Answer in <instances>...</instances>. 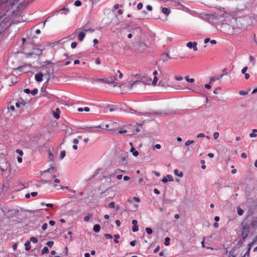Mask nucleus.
I'll return each mask as SVG.
<instances>
[{"instance_id": "052dcab7", "label": "nucleus", "mask_w": 257, "mask_h": 257, "mask_svg": "<svg viewBox=\"0 0 257 257\" xmlns=\"http://www.w3.org/2000/svg\"><path fill=\"white\" fill-rule=\"evenodd\" d=\"M241 156L242 158H244V159L246 158V157H247L246 154L244 153H242L241 155Z\"/></svg>"}, {"instance_id": "f257e3e1", "label": "nucleus", "mask_w": 257, "mask_h": 257, "mask_svg": "<svg viewBox=\"0 0 257 257\" xmlns=\"http://www.w3.org/2000/svg\"><path fill=\"white\" fill-rule=\"evenodd\" d=\"M240 11H232L230 14L226 12H223L221 15L214 13L209 15L211 19L220 20L221 18H224V20L220 21L222 24H227L230 25L232 28L237 27V26L235 24L236 22L237 18L240 17L239 13H241Z\"/></svg>"}, {"instance_id": "4be33fe9", "label": "nucleus", "mask_w": 257, "mask_h": 257, "mask_svg": "<svg viewBox=\"0 0 257 257\" xmlns=\"http://www.w3.org/2000/svg\"><path fill=\"white\" fill-rule=\"evenodd\" d=\"M114 242L115 243H118V239L120 237V236L119 234H115L114 235Z\"/></svg>"}, {"instance_id": "f3484780", "label": "nucleus", "mask_w": 257, "mask_h": 257, "mask_svg": "<svg viewBox=\"0 0 257 257\" xmlns=\"http://www.w3.org/2000/svg\"><path fill=\"white\" fill-rule=\"evenodd\" d=\"M162 13L165 15H168L170 13V10L167 8H163L162 10Z\"/></svg>"}, {"instance_id": "6ab92c4d", "label": "nucleus", "mask_w": 257, "mask_h": 257, "mask_svg": "<svg viewBox=\"0 0 257 257\" xmlns=\"http://www.w3.org/2000/svg\"><path fill=\"white\" fill-rule=\"evenodd\" d=\"M237 212L239 215L241 216L243 214V210L239 207H237Z\"/></svg>"}, {"instance_id": "c9c22d12", "label": "nucleus", "mask_w": 257, "mask_h": 257, "mask_svg": "<svg viewBox=\"0 0 257 257\" xmlns=\"http://www.w3.org/2000/svg\"><path fill=\"white\" fill-rule=\"evenodd\" d=\"M46 244L49 247H51L53 245V244H54V242L52 241H49L48 242H47Z\"/></svg>"}, {"instance_id": "a19ab883", "label": "nucleus", "mask_w": 257, "mask_h": 257, "mask_svg": "<svg viewBox=\"0 0 257 257\" xmlns=\"http://www.w3.org/2000/svg\"><path fill=\"white\" fill-rule=\"evenodd\" d=\"M16 152L20 156H23V152L22 150H19V149H18L16 151Z\"/></svg>"}, {"instance_id": "6e6d98bb", "label": "nucleus", "mask_w": 257, "mask_h": 257, "mask_svg": "<svg viewBox=\"0 0 257 257\" xmlns=\"http://www.w3.org/2000/svg\"><path fill=\"white\" fill-rule=\"evenodd\" d=\"M175 79L178 80V81H180V80H182L183 79V77H181V76H176L175 77Z\"/></svg>"}, {"instance_id": "423d86ee", "label": "nucleus", "mask_w": 257, "mask_h": 257, "mask_svg": "<svg viewBox=\"0 0 257 257\" xmlns=\"http://www.w3.org/2000/svg\"><path fill=\"white\" fill-rule=\"evenodd\" d=\"M186 46L187 47H188L189 49H193L194 51H196L197 49V43L196 42H188L186 44Z\"/></svg>"}, {"instance_id": "9b49d317", "label": "nucleus", "mask_w": 257, "mask_h": 257, "mask_svg": "<svg viewBox=\"0 0 257 257\" xmlns=\"http://www.w3.org/2000/svg\"><path fill=\"white\" fill-rule=\"evenodd\" d=\"M80 30H81L82 31V32H93L94 31V30H92L91 29H86L85 27H83L80 29H77L75 32V33H77L78 31H79Z\"/></svg>"}, {"instance_id": "20e7f679", "label": "nucleus", "mask_w": 257, "mask_h": 257, "mask_svg": "<svg viewBox=\"0 0 257 257\" xmlns=\"http://www.w3.org/2000/svg\"><path fill=\"white\" fill-rule=\"evenodd\" d=\"M250 230V228L247 225H243L242 227V236L243 237V240H245Z\"/></svg>"}, {"instance_id": "f704fd0d", "label": "nucleus", "mask_w": 257, "mask_h": 257, "mask_svg": "<svg viewBox=\"0 0 257 257\" xmlns=\"http://www.w3.org/2000/svg\"><path fill=\"white\" fill-rule=\"evenodd\" d=\"M194 141H190V140H188V141H187L185 143V146H190L191 144H192V143H193Z\"/></svg>"}, {"instance_id": "4d7b16f0", "label": "nucleus", "mask_w": 257, "mask_h": 257, "mask_svg": "<svg viewBox=\"0 0 257 257\" xmlns=\"http://www.w3.org/2000/svg\"><path fill=\"white\" fill-rule=\"evenodd\" d=\"M147 9L148 10V11H152V7L150 5H148L147 6Z\"/></svg>"}, {"instance_id": "09e8293b", "label": "nucleus", "mask_w": 257, "mask_h": 257, "mask_svg": "<svg viewBox=\"0 0 257 257\" xmlns=\"http://www.w3.org/2000/svg\"><path fill=\"white\" fill-rule=\"evenodd\" d=\"M24 91L27 94L31 93V91L29 89H25Z\"/></svg>"}, {"instance_id": "39448f33", "label": "nucleus", "mask_w": 257, "mask_h": 257, "mask_svg": "<svg viewBox=\"0 0 257 257\" xmlns=\"http://www.w3.org/2000/svg\"><path fill=\"white\" fill-rule=\"evenodd\" d=\"M97 128H102L100 125L95 126H87L85 128V130L90 133H97L99 131Z\"/></svg>"}, {"instance_id": "f03ea898", "label": "nucleus", "mask_w": 257, "mask_h": 257, "mask_svg": "<svg viewBox=\"0 0 257 257\" xmlns=\"http://www.w3.org/2000/svg\"><path fill=\"white\" fill-rule=\"evenodd\" d=\"M23 18L21 15L16 16L15 18L12 19L7 17L6 15L0 16V34L5 31L12 24H16L21 22Z\"/></svg>"}, {"instance_id": "3c124183", "label": "nucleus", "mask_w": 257, "mask_h": 257, "mask_svg": "<svg viewBox=\"0 0 257 257\" xmlns=\"http://www.w3.org/2000/svg\"><path fill=\"white\" fill-rule=\"evenodd\" d=\"M117 73H119V79H121L123 77V74L121 72H120V71L119 70H117Z\"/></svg>"}, {"instance_id": "393cba45", "label": "nucleus", "mask_w": 257, "mask_h": 257, "mask_svg": "<svg viewBox=\"0 0 257 257\" xmlns=\"http://www.w3.org/2000/svg\"><path fill=\"white\" fill-rule=\"evenodd\" d=\"M25 105V103L23 102H17L16 103V106L18 108L21 107L22 106H24Z\"/></svg>"}, {"instance_id": "cd10ccee", "label": "nucleus", "mask_w": 257, "mask_h": 257, "mask_svg": "<svg viewBox=\"0 0 257 257\" xmlns=\"http://www.w3.org/2000/svg\"><path fill=\"white\" fill-rule=\"evenodd\" d=\"M66 156V152L65 151H62L60 153V159H63Z\"/></svg>"}, {"instance_id": "864d4df0", "label": "nucleus", "mask_w": 257, "mask_h": 257, "mask_svg": "<svg viewBox=\"0 0 257 257\" xmlns=\"http://www.w3.org/2000/svg\"><path fill=\"white\" fill-rule=\"evenodd\" d=\"M73 142L75 145H77L79 143V141L78 139H75L73 140Z\"/></svg>"}, {"instance_id": "c03bdc74", "label": "nucleus", "mask_w": 257, "mask_h": 257, "mask_svg": "<svg viewBox=\"0 0 257 257\" xmlns=\"http://www.w3.org/2000/svg\"><path fill=\"white\" fill-rule=\"evenodd\" d=\"M8 109L11 110V111H14L15 107L14 105H11L10 106H8Z\"/></svg>"}, {"instance_id": "680f3d73", "label": "nucleus", "mask_w": 257, "mask_h": 257, "mask_svg": "<svg viewBox=\"0 0 257 257\" xmlns=\"http://www.w3.org/2000/svg\"><path fill=\"white\" fill-rule=\"evenodd\" d=\"M154 147L157 149H160L161 148V146L160 144H156Z\"/></svg>"}, {"instance_id": "603ef678", "label": "nucleus", "mask_w": 257, "mask_h": 257, "mask_svg": "<svg viewBox=\"0 0 257 257\" xmlns=\"http://www.w3.org/2000/svg\"><path fill=\"white\" fill-rule=\"evenodd\" d=\"M37 194H38V193L37 192H33L31 193L30 195H31L33 197H35V196H37Z\"/></svg>"}, {"instance_id": "1a4fd4ad", "label": "nucleus", "mask_w": 257, "mask_h": 257, "mask_svg": "<svg viewBox=\"0 0 257 257\" xmlns=\"http://www.w3.org/2000/svg\"><path fill=\"white\" fill-rule=\"evenodd\" d=\"M168 181H173V178L172 175H167L166 177H164L162 180V181L164 183H167Z\"/></svg>"}, {"instance_id": "5701e85b", "label": "nucleus", "mask_w": 257, "mask_h": 257, "mask_svg": "<svg viewBox=\"0 0 257 257\" xmlns=\"http://www.w3.org/2000/svg\"><path fill=\"white\" fill-rule=\"evenodd\" d=\"M30 241H32V242L34 243H37L38 242V239L37 237H31L30 239Z\"/></svg>"}, {"instance_id": "774afa93", "label": "nucleus", "mask_w": 257, "mask_h": 257, "mask_svg": "<svg viewBox=\"0 0 257 257\" xmlns=\"http://www.w3.org/2000/svg\"><path fill=\"white\" fill-rule=\"evenodd\" d=\"M205 87L206 89H210L211 88V85L209 84H206L205 85Z\"/></svg>"}, {"instance_id": "49530a36", "label": "nucleus", "mask_w": 257, "mask_h": 257, "mask_svg": "<svg viewBox=\"0 0 257 257\" xmlns=\"http://www.w3.org/2000/svg\"><path fill=\"white\" fill-rule=\"evenodd\" d=\"M132 200L136 201L137 202H139L140 201V199L138 197H134L133 198Z\"/></svg>"}, {"instance_id": "dca6fc26", "label": "nucleus", "mask_w": 257, "mask_h": 257, "mask_svg": "<svg viewBox=\"0 0 257 257\" xmlns=\"http://www.w3.org/2000/svg\"><path fill=\"white\" fill-rule=\"evenodd\" d=\"M25 249L27 251L30 250L31 248L30 241L27 240L25 243Z\"/></svg>"}, {"instance_id": "7ed1b4c3", "label": "nucleus", "mask_w": 257, "mask_h": 257, "mask_svg": "<svg viewBox=\"0 0 257 257\" xmlns=\"http://www.w3.org/2000/svg\"><path fill=\"white\" fill-rule=\"evenodd\" d=\"M157 74H158V71L157 70H155L153 72V75L154 76V77L153 81H152L151 78H146V80H140V81L136 80V81H134L132 84L130 83V85H131L130 88L131 89L133 88V86L139 83L141 81L145 82L147 84H150L151 83V82H152V83L153 85H156L158 82V77H157Z\"/></svg>"}, {"instance_id": "e433bc0d", "label": "nucleus", "mask_w": 257, "mask_h": 257, "mask_svg": "<svg viewBox=\"0 0 257 257\" xmlns=\"http://www.w3.org/2000/svg\"><path fill=\"white\" fill-rule=\"evenodd\" d=\"M74 5L76 7H79L81 5V2L80 1H76L75 2Z\"/></svg>"}, {"instance_id": "4468645a", "label": "nucleus", "mask_w": 257, "mask_h": 257, "mask_svg": "<svg viewBox=\"0 0 257 257\" xmlns=\"http://www.w3.org/2000/svg\"><path fill=\"white\" fill-rule=\"evenodd\" d=\"M60 110L58 108H57L55 110V111L53 112L54 117L56 119H58L60 117Z\"/></svg>"}, {"instance_id": "412c9836", "label": "nucleus", "mask_w": 257, "mask_h": 257, "mask_svg": "<svg viewBox=\"0 0 257 257\" xmlns=\"http://www.w3.org/2000/svg\"><path fill=\"white\" fill-rule=\"evenodd\" d=\"M49 250L47 247H44L42 250V254L48 253Z\"/></svg>"}, {"instance_id": "4c0bfd02", "label": "nucleus", "mask_w": 257, "mask_h": 257, "mask_svg": "<svg viewBox=\"0 0 257 257\" xmlns=\"http://www.w3.org/2000/svg\"><path fill=\"white\" fill-rule=\"evenodd\" d=\"M77 45V43L76 42H72L71 45V47L72 48L74 49L76 47Z\"/></svg>"}, {"instance_id": "338daca9", "label": "nucleus", "mask_w": 257, "mask_h": 257, "mask_svg": "<svg viewBox=\"0 0 257 257\" xmlns=\"http://www.w3.org/2000/svg\"><path fill=\"white\" fill-rule=\"evenodd\" d=\"M123 180L124 181H128V180H130V177L127 176H124L123 177Z\"/></svg>"}, {"instance_id": "de8ad7c7", "label": "nucleus", "mask_w": 257, "mask_h": 257, "mask_svg": "<svg viewBox=\"0 0 257 257\" xmlns=\"http://www.w3.org/2000/svg\"><path fill=\"white\" fill-rule=\"evenodd\" d=\"M115 224L117 226L119 227L120 226L121 223L120 221L119 220H115Z\"/></svg>"}, {"instance_id": "69168bd1", "label": "nucleus", "mask_w": 257, "mask_h": 257, "mask_svg": "<svg viewBox=\"0 0 257 257\" xmlns=\"http://www.w3.org/2000/svg\"><path fill=\"white\" fill-rule=\"evenodd\" d=\"M249 136L250 138H253V137H255L256 136V135L255 134L252 133L249 135Z\"/></svg>"}, {"instance_id": "6e6552de", "label": "nucleus", "mask_w": 257, "mask_h": 257, "mask_svg": "<svg viewBox=\"0 0 257 257\" xmlns=\"http://www.w3.org/2000/svg\"><path fill=\"white\" fill-rule=\"evenodd\" d=\"M117 80V78L115 76L113 77H110L109 79H99V81L101 82H104L108 83H113Z\"/></svg>"}, {"instance_id": "a18cd8bd", "label": "nucleus", "mask_w": 257, "mask_h": 257, "mask_svg": "<svg viewBox=\"0 0 257 257\" xmlns=\"http://www.w3.org/2000/svg\"><path fill=\"white\" fill-rule=\"evenodd\" d=\"M205 137V135L204 134H203V133L199 134L197 135V137L198 138H203V137Z\"/></svg>"}, {"instance_id": "9d476101", "label": "nucleus", "mask_w": 257, "mask_h": 257, "mask_svg": "<svg viewBox=\"0 0 257 257\" xmlns=\"http://www.w3.org/2000/svg\"><path fill=\"white\" fill-rule=\"evenodd\" d=\"M43 75L42 73H38L35 75V80L37 82H41L43 80Z\"/></svg>"}, {"instance_id": "79ce46f5", "label": "nucleus", "mask_w": 257, "mask_h": 257, "mask_svg": "<svg viewBox=\"0 0 257 257\" xmlns=\"http://www.w3.org/2000/svg\"><path fill=\"white\" fill-rule=\"evenodd\" d=\"M247 67H244V68H242V69L241 70V73L242 74H245L246 73V71H247Z\"/></svg>"}, {"instance_id": "72a5a7b5", "label": "nucleus", "mask_w": 257, "mask_h": 257, "mask_svg": "<svg viewBox=\"0 0 257 257\" xmlns=\"http://www.w3.org/2000/svg\"><path fill=\"white\" fill-rule=\"evenodd\" d=\"M219 134L218 132H215L213 134V138L215 140H216L219 137Z\"/></svg>"}, {"instance_id": "37998d69", "label": "nucleus", "mask_w": 257, "mask_h": 257, "mask_svg": "<svg viewBox=\"0 0 257 257\" xmlns=\"http://www.w3.org/2000/svg\"><path fill=\"white\" fill-rule=\"evenodd\" d=\"M239 94L241 95H245L247 94V92L245 91H240L239 92Z\"/></svg>"}, {"instance_id": "bb28decb", "label": "nucleus", "mask_w": 257, "mask_h": 257, "mask_svg": "<svg viewBox=\"0 0 257 257\" xmlns=\"http://www.w3.org/2000/svg\"><path fill=\"white\" fill-rule=\"evenodd\" d=\"M146 232L149 234H151L153 232V230L152 228H150V227H147L146 228Z\"/></svg>"}, {"instance_id": "7c9ffc66", "label": "nucleus", "mask_w": 257, "mask_h": 257, "mask_svg": "<svg viewBox=\"0 0 257 257\" xmlns=\"http://www.w3.org/2000/svg\"><path fill=\"white\" fill-rule=\"evenodd\" d=\"M104 237L107 239H112V236L111 234H104Z\"/></svg>"}, {"instance_id": "a211bd4d", "label": "nucleus", "mask_w": 257, "mask_h": 257, "mask_svg": "<svg viewBox=\"0 0 257 257\" xmlns=\"http://www.w3.org/2000/svg\"><path fill=\"white\" fill-rule=\"evenodd\" d=\"M93 229L94 232H98L100 230V226L99 224H95L93 226Z\"/></svg>"}, {"instance_id": "13d9d810", "label": "nucleus", "mask_w": 257, "mask_h": 257, "mask_svg": "<svg viewBox=\"0 0 257 257\" xmlns=\"http://www.w3.org/2000/svg\"><path fill=\"white\" fill-rule=\"evenodd\" d=\"M153 173L157 177H159L160 175V173L159 172H156V171H154Z\"/></svg>"}, {"instance_id": "a878e982", "label": "nucleus", "mask_w": 257, "mask_h": 257, "mask_svg": "<svg viewBox=\"0 0 257 257\" xmlns=\"http://www.w3.org/2000/svg\"><path fill=\"white\" fill-rule=\"evenodd\" d=\"M170 239L169 237H166L165 239L164 244L165 245H169L170 244Z\"/></svg>"}, {"instance_id": "aec40b11", "label": "nucleus", "mask_w": 257, "mask_h": 257, "mask_svg": "<svg viewBox=\"0 0 257 257\" xmlns=\"http://www.w3.org/2000/svg\"><path fill=\"white\" fill-rule=\"evenodd\" d=\"M185 79L189 83H193L195 81V79L194 78H190L188 76L185 77Z\"/></svg>"}, {"instance_id": "0eeeda50", "label": "nucleus", "mask_w": 257, "mask_h": 257, "mask_svg": "<svg viewBox=\"0 0 257 257\" xmlns=\"http://www.w3.org/2000/svg\"><path fill=\"white\" fill-rule=\"evenodd\" d=\"M116 125H117V123L116 122H110L109 124H107L105 125L104 129H106L108 131L112 132L114 131L115 129H114L113 128H109V127L112 126L113 127L116 126Z\"/></svg>"}, {"instance_id": "ea45409f", "label": "nucleus", "mask_w": 257, "mask_h": 257, "mask_svg": "<svg viewBox=\"0 0 257 257\" xmlns=\"http://www.w3.org/2000/svg\"><path fill=\"white\" fill-rule=\"evenodd\" d=\"M47 227H48V224L47 223H44L43 225H42V228L43 230H45L47 229Z\"/></svg>"}, {"instance_id": "b1692460", "label": "nucleus", "mask_w": 257, "mask_h": 257, "mask_svg": "<svg viewBox=\"0 0 257 257\" xmlns=\"http://www.w3.org/2000/svg\"><path fill=\"white\" fill-rule=\"evenodd\" d=\"M92 214H89L87 216H86L85 217H84V221L85 222H87L89 221V219L92 217Z\"/></svg>"}, {"instance_id": "ddd939ff", "label": "nucleus", "mask_w": 257, "mask_h": 257, "mask_svg": "<svg viewBox=\"0 0 257 257\" xmlns=\"http://www.w3.org/2000/svg\"><path fill=\"white\" fill-rule=\"evenodd\" d=\"M85 37V34L84 32H80L78 35V39L80 41H82Z\"/></svg>"}, {"instance_id": "2f4dec72", "label": "nucleus", "mask_w": 257, "mask_h": 257, "mask_svg": "<svg viewBox=\"0 0 257 257\" xmlns=\"http://www.w3.org/2000/svg\"><path fill=\"white\" fill-rule=\"evenodd\" d=\"M249 61L251 63H252V64H254L255 62V59L252 56H249Z\"/></svg>"}, {"instance_id": "e2e57ef3", "label": "nucleus", "mask_w": 257, "mask_h": 257, "mask_svg": "<svg viewBox=\"0 0 257 257\" xmlns=\"http://www.w3.org/2000/svg\"><path fill=\"white\" fill-rule=\"evenodd\" d=\"M93 43H94V45L95 46V45L97 44L98 43V41L97 39H94L93 41Z\"/></svg>"}, {"instance_id": "c756f323", "label": "nucleus", "mask_w": 257, "mask_h": 257, "mask_svg": "<svg viewBox=\"0 0 257 257\" xmlns=\"http://www.w3.org/2000/svg\"><path fill=\"white\" fill-rule=\"evenodd\" d=\"M108 207L110 208H114L115 207V203L114 202H111L109 204H108Z\"/></svg>"}, {"instance_id": "f8f14e48", "label": "nucleus", "mask_w": 257, "mask_h": 257, "mask_svg": "<svg viewBox=\"0 0 257 257\" xmlns=\"http://www.w3.org/2000/svg\"><path fill=\"white\" fill-rule=\"evenodd\" d=\"M130 145L132 146V148L131 149V152H132L133 154V155L135 157H137L138 155H139V152L136 150V149H135V148L133 146V144L132 143H130Z\"/></svg>"}, {"instance_id": "c85d7f7f", "label": "nucleus", "mask_w": 257, "mask_h": 257, "mask_svg": "<svg viewBox=\"0 0 257 257\" xmlns=\"http://www.w3.org/2000/svg\"><path fill=\"white\" fill-rule=\"evenodd\" d=\"M38 92V90L37 88H35L31 91V94L33 95H35Z\"/></svg>"}, {"instance_id": "2eb2a0df", "label": "nucleus", "mask_w": 257, "mask_h": 257, "mask_svg": "<svg viewBox=\"0 0 257 257\" xmlns=\"http://www.w3.org/2000/svg\"><path fill=\"white\" fill-rule=\"evenodd\" d=\"M174 174L177 176H178L179 177H182L183 176V173L181 171H179L177 169H175L174 170Z\"/></svg>"}, {"instance_id": "8fccbe9b", "label": "nucleus", "mask_w": 257, "mask_h": 257, "mask_svg": "<svg viewBox=\"0 0 257 257\" xmlns=\"http://www.w3.org/2000/svg\"><path fill=\"white\" fill-rule=\"evenodd\" d=\"M136 244V240H133L130 242V245L132 246H134Z\"/></svg>"}, {"instance_id": "bf43d9fd", "label": "nucleus", "mask_w": 257, "mask_h": 257, "mask_svg": "<svg viewBox=\"0 0 257 257\" xmlns=\"http://www.w3.org/2000/svg\"><path fill=\"white\" fill-rule=\"evenodd\" d=\"M138 221L136 220H133L132 221V224H133V226L137 225Z\"/></svg>"}, {"instance_id": "58836bf2", "label": "nucleus", "mask_w": 257, "mask_h": 257, "mask_svg": "<svg viewBox=\"0 0 257 257\" xmlns=\"http://www.w3.org/2000/svg\"><path fill=\"white\" fill-rule=\"evenodd\" d=\"M143 7V4H142V3H139V4H138V6H137V9H138V10H141V9H142Z\"/></svg>"}, {"instance_id": "473e14b6", "label": "nucleus", "mask_w": 257, "mask_h": 257, "mask_svg": "<svg viewBox=\"0 0 257 257\" xmlns=\"http://www.w3.org/2000/svg\"><path fill=\"white\" fill-rule=\"evenodd\" d=\"M139 227L138 225L133 226L132 227V230L133 232H136L138 231Z\"/></svg>"}, {"instance_id": "0e129e2a", "label": "nucleus", "mask_w": 257, "mask_h": 257, "mask_svg": "<svg viewBox=\"0 0 257 257\" xmlns=\"http://www.w3.org/2000/svg\"><path fill=\"white\" fill-rule=\"evenodd\" d=\"M160 249L159 246H157L154 250V253H157Z\"/></svg>"}, {"instance_id": "5fc2aeb1", "label": "nucleus", "mask_w": 257, "mask_h": 257, "mask_svg": "<svg viewBox=\"0 0 257 257\" xmlns=\"http://www.w3.org/2000/svg\"><path fill=\"white\" fill-rule=\"evenodd\" d=\"M49 223V224L51 226H53L55 224V222L53 220H50Z\"/></svg>"}]
</instances>
